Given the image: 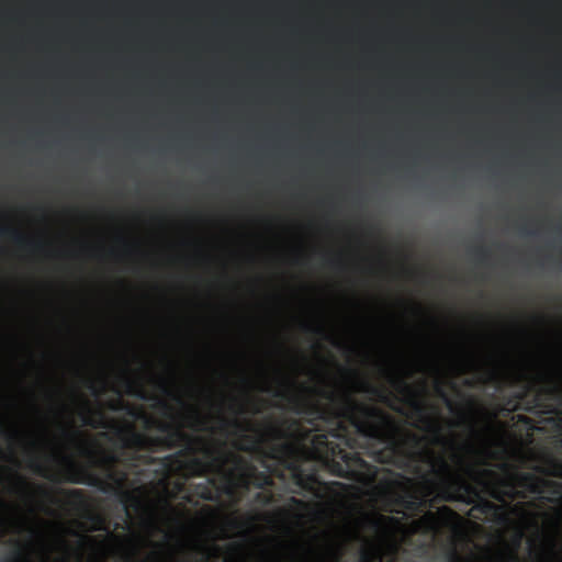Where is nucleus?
Returning <instances> with one entry per match:
<instances>
[{
    "label": "nucleus",
    "mask_w": 562,
    "mask_h": 562,
    "mask_svg": "<svg viewBox=\"0 0 562 562\" xmlns=\"http://www.w3.org/2000/svg\"><path fill=\"white\" fill-rule=\"evenodd\" d=\"M209 446L215 453L224 457L225 463L223 469H212L201 473L199 469V475H218L222 477V485H217V481L214 476L209 477L207 482L210 485L216 488L213 491L209 486H204L200 496L206 501H216L218 493L222 492L227 496L233 497L236 492V487L249 488L255 486L257 488H267L273 486L274 482L272 475H280L277 468H272L263 463L267 468V472L259 471L254 464L249 463L243 457L227 452L224 450L223 445L213 446L209 442Z\"/></svg>",
    "instance_id": "4"
},
{
    "label": "nucleus",
    "mask_w": 562,
    "mask_h": 562,
    "mask_svg": "<svg viewBox=\"0 0 562 562\" xmlns=\"http://www.w3.org/2000/svg\"><path fill=\"white\" fill-rule=\"evenodd\" d=\"M393 383L401 386L405 391H411V386L402 378H393Z\"/></svg>",
    "instance_id": "33"
},
{
    "label": "nucleus",
    "mask_w": 562,
    "mask_h": 562,
    "mask_svg": "<svg viewBox=\"0 0 562 562\" xmlns=\"http://www.w3.org/2000/svg\"><path fill=\"white\" fill-rule=\"evenodd\" d=\"M11 474L15 481L16 486L20 490L25 491V488L30 485L29 482L26 481V479L24 476H22L21 474H19L16 471H12Z\"/></svg>",
    "instance_id": "21"
},
{
    "label": "nucleus",
    "mask_w": 562,
    "mask_h": 562,
    "mask_svg": "<svg viewBox=\"0 0 562 562\" xmlns=\"http://www.w3.org/2000/svg\"><path fill=\"white\" fill-rule=\"evenodd\" d=\"M220 538L221 539H228V538H231V535H229V532H228V530L226 528H223L221 530V537Z\"/></svg>",
    "instance_id": "39"
},
{
    "label": "nucleus",
    "mask_w": 562,
    "mask_h": 562,
    "mask_svg": "<svg viewBox=\"0 0 562 562\" xmlns=\"http://www.w3.org/2000/svg\"><path fill=\"white\" fill-rule=\"evenodd\" d=\"M303 329L308 333H312L314 335H323L324 334V327L321 325L313 326V325L304 323Z\"/></svg>",
    "instance_id": "25"
},
{
    "label": "nucleus",
    "mask_w": 562,
    "mask_h": 562,
    "mask_svg": "<svg viewBox=\"0 0 562 562\" xmlns=\"http://www.w3.org/2000/svg\"><path fill=\"white\" fill-rule=\"evenodd\" d=\"M522 232L526 234H531V232H527L526 228H522Z\"/></svg>",
    "instance_id": "56"
},
{
    "label": "nucleus",
    "mask_w": 562,
    "mask_h": 562,
    "mask_svg": "<svg viewBox=\"0 0 562 562\" xmlns=\"http://www.w3.org/2000/svg\"><path fill=\"white\" fill-rule=\"evenodd\" d=\"M291 547H293V548H297V547H300V546H299V543H297V542H291Z\"/></svg>",
    "instance_id": "52"
},
{
    "label": "nucleus",
    "mask_w": 562,
    "mask_h": 562,
    "mask_svg": "<svg viewBox=\"0 0 562 562\" xmlns=\"http://www.w3.org/2000/svg\"><path fill=\"white\" fill-rule=\"evenodd\" d=\"M356 536H357L358 538L363 539V540H366V541H367V539H366V538H364L360 532H357V533H356Z\"/></svg>",
    "instance_id": "49"
},
{
    "label": "nucleus",
    "mask_w": 562,
    "mask_h": 562,
    "mask_svg": "<svg viewBox=\"0 0 562 562\" xmlns=\"http://www.w3.org/2000/svg\"><path fill=\"white\" fill-rule=\"evenodd\" d=\"M248 412H250L251 414H259L261 413V409L257 404H251V407Z\"/></svg>",
    "instance_id": "38"
},
{
    "label": "nucleus",
    "mask_w": 562,
    "mask_h": 562,
    "mask_svg": "<svg viewBox=\"0 0 562 562\" xmlns=\"http://www.w3.org/2000/svg\"><path fill=\"white\" fill-rule=\"evenodd\" d=\"M179 448H180V449L175 453V456H169V459H172V457H175V458H177V459L188 458V468H189L190 470H192V472H193V474H194V475L200 476V475H199V469L191 464V459H192V457H191L190 454H186V456H182V457H181V456H179V454H177V453L182 449V447H179Z\"/></svg>",
    "instance_id": "24"
},
{
    "label": "nucleus",
    "mask_w": 562,
    "mask_h": 562,
    "mask_svg": "<svg viewBox=\"0 0 562 562\" xmlns=\"http://www.w3.org/2000/svg\"><path fill=\"white\" fill-rule=\"evenodd\" d=\"M7 533V519L0 514V538Z\"/></svg>",
    "instance_id": "34"
},
{
    "label": "nucleus",
    "mask_w": 562,
    "mask_h": 562,
    "mask_svg": "<svg viewBox=\"0 0 562 562\" xmlns=\"http://www.w3.org/2000/svg\"><path fill=\"white\" fill-rule=\"evenodd\" d=\"M68 495L70 498H72L76 502H81L83 499V492L81 490H70L68 491Z\"/></svg>",
    "instance_id": "26"
},
{
    "label": "nucleus",
    "mask_w": 562,
    "mask_h": 562,
    "mask_svg": "<svg viewBox=\"0 0 562 562\" xmlns=\"http://www.w3.org/2000/svg\"><path fill=\"white\" fill-rule=\"evenodd\" d=\"M364 522L368 528L374 531L384 530L389 525L396 524L397 519L393 516L385 515H376V516H366Z\"/></svg>",
    "instance_id": "12"
},
{
    "label": "nucleus",
    "mask_w": 562,
    "mask_h": 562,
    "mask_svg": "<svg viewBox=\"0 0 562 562\" xmlns=\"http://www.w3.org/2000/svg\"><path fill=\"white\" fill-rule=\"evenodd\" d=\"M327 263L333 267H339V268L342 266V261L340 259H330L327 261Z\"/></svg>",
    "instance_id": "36"
},
{
    "label": "nucleus",
    "mask_w": 562,
    "mask_h": 562,
    "mask_svg": "<svg viewBox=\"0 0 562 562\" xmlns=\"http://www.w3.org/2000/svg\"><path fill=\"white\" fill-rule=\"evenodd\" d=\"M63 437L71 445L76 446L79 452L88 459L94 460L97 457L100 462L108 468L106 477L110 482L92 475L87 470L78 468L75 461L65 457L66 474L65 481L75 484H88L100 488L101 491L114 492L119 502L123 505L126 516H130L128 507L133 506L138 508L140 499L131 491L124 488L127 481V473L124 471H116L114 464L119 461V457L114 452H108L100 448V446L91 439H85L79 430L63 428Z\"/></svg>",
    "instance_id": "3"
},
{
    "label": "nucleus",
    "mask_w": 562,
    "mask_h": 562,
    "mask_svg": "<svg viewBox=\"0 0 562 562\" xmlns=\"http://www.w3.org/2000/svg\"><path fill=\"white\" fill-rule=\"evenodd\" d=\"M167 507H168V509H169L170 512H172V510H173V508L171 507V505H170V504H167Z\"/></svg>",
    "instance_id": "54"
},
{
    "label": "nucleus",
    "mask_w": 562,
    "mask_h": 562,
    "mask_svg": "<svg viewBox=\"0 0 562 562\" xmlns=\"http://www.w3.org/2000/svg\"><path fill=\"white\" fill-rule=\"evenodd\" d=\"M236 412H237V413H239V414H243V413H245L246 411L244 409V406H243V405H239V406H238V409H237Z\"/></svg>",
    "instance_id": "44"
},
{
    "label": "nucleus",
    "mask_w": 562,
    "mask_h": 562,
    "mask_svg": "<svg viewBox=\"0 0 562 562\" xmlns=\"http://www.w3.org/2000/svg\"><path fill=\"white\" fill-rule=\"evenodd\" d=\"M100 437H103V438H109V434L108 432H100L99 434Z\"/></svg>",
    "instance_id": "46"
},
{
    "label": "nucleus",
    "mask_w": 562,
    "mask_h": 562,
    "mask_svg": "<svg viewBox=\"0 0 562 562\" xmlns=\"http://www.w3.org/2000/svg\"><path fill=\"white\" fill-rule=\"evenodd\" d=\"M161 390L165 394L170 395L179 405L187 407L183 398L180 395L172 393L166 384H161Z\"/></svg>",
    "instance_id": "23"
},
{
    "label": "nucleus",
    "mask_w": 562,
    "mask_h": 562,
    "mask_svg": "<svg viewBox=\"0 0 562 562\" xmlns=\"http://www.w3.org/2000/svg\"><path fill=\"white\" fill-rule=\"evenodd\" d=\"M380 560L378 549L370 543L360 550L357 562H378Z\"/></svg>",
    "instance_id": "15"
},
{
    "label": "nucleus",
    "mask_w": 562,
    "mask_h": 562,
    "mask_svg": "<svg viewBox=\"0 0 562 562\" xmlns=\"http://www.w3.org/2000/svg\"><path fill=\"white\" fill-rule=\"evenodd\" d=\"M145 526L154 531H161L159 525L154 517H150L144 521Z\"/></svg>",
    "instance_id": "27"
},
{
    "label": "nucleus",
    "mask_w": 562,
    "mask_h": 562,
    "mask_svg": "<svg viewBox=\"0 0 562 562\" xmlns=\"http://www.w3.org/2000/svg\"><path fill=\"white\" fill-rule=\"evenodd\" d=\"M169 519L172 520V521H178V518L172 516V515L169 516Z\"/></svg>",
    "instance_id": "50"
},
{
    "label": "nucleus",
    "mask_w": 562,
    "mask_h": 562,
    "mask_svg": "<svg viewBox=\"0 0 562 562\" xmlns=\"http://www.w3.org/2000/svg\"><path fill=\"white\" fill-rule=\"evenodd\" d=\"M535 402H536V405L538 406L539 405V398L538 397H535Z\"/></svg>",
    "instance_id": "55"
},
{
    "label": "nucleus",
    "mask_w": 562,
    "mask_h": 562,
    "mask_svg": "<svg viewBox=\"0 0 562 562\" xmlns=\"http://www.w3.org/2000/svg\"><path fill=\"white\" fill-rule=\"evenodd\" d=\"M228 549L233 553H240V552L244 551L245 546L243 543H239V542H234V543H231L228 546Z\"/></svg>",
    "instance_id": "31"
},
{
    "label": "nucleus",
    "mask_w": 562,
    "mask_h": 562,
    "mask_svg": "<svg viewBox=\"0 0 562 562\" xmlns=\"http://www.w3.org/2000/svg\"><path fill=\"white\" fill-rule=\"evenodd\" d=\"M7 454L2 450H0V459L3 460Z\"/></svg>",
    "instance_id": "47"
},
{
    "label": "nucleus",
    "mask_w": 562,
    "mask_h": 562,
    "mask_svg": "<svg viewBox=\"0 0 562 562\" xmlns=\"http://www.w3.org/2000/svg\"><path fill=\"white\" fill-rule=\"evenodd\" d=\"M109 407H110V409L115 411V412L126 409V413L134 418H138L140 415V412L138 409H136L132 406L125 405L122 400L111 402L109 404Z\"/></svg>",
    "instance_id": "16"
},
{
    "label": "nucleus",
    "mask_w": 562,
    "mask_h": 562,
    "mask_svg": "<svg viewBox=\"0 0 562 562\" xmlns=\"http://www.w3.org/2000/svg\"><path fill=\"white\" fill-rule=\"evenodd\" d=\"M29 468L40 476L50 481H56V476L50 473L49 469L37 458L32 457L29 461Z\"/></svg>",
    "instance_id": "14"
},
{
    "label": "nucleus",
    "mask_w": 562,
    "mask_h": 562,
    "mask_svg": "<svg viewBox=\"0 0 562 562\" xmlns=\"http://www.w3.org/2000/svg\"><path fill=\"white\" fill-rule=\"evenodd\" d=\"M126 393L140 400H148V394L140 386L133 383L130 379H125Z\"/></svg>",
    "instance_id": "17"
},
{
    "label": "nucleus",
    "mask_w": 562,
    "mask_h": 562,
    "mask_svg": "<svg viewBox=\"0 0 562 562\" xmlns=\"http://www.w3.org/2000/svg\"><path fill=\"white\" fill-rule=\"evenodd\" d=\"M36 488L41 491L45 496H49V492L42 485H36Z\"/></svg>",
    "instance_id": "41"
},
{
    "label": "nucleus",
    "mask_w": 562,
    "mask_h": 562,
    "mask_svg": "<svg viewBox=\"0 0 562 562\" xmlns=\"http://www.w3.org/2000/svg\"><path fill=\"white\" fill-rule=\"evenodd\" d=\"M89 520L92 524L91 531H103L106 535L88 536L71 529L69 533L78 538L76 547H71L64 536L58 537V544L66 553L74 554L79 562H83L86 552L91 553L90 562H104V555L110 544H121L125 538L110 531L109 525L102 515L92 514L89 516Z\"/></svg>",
    "instance_id": "6"
},
{
    "label": "nucleus",
    "mask_w": 562,
    "mask_h": 562,
    "mask_svg": "<svg viewBox=\"0 0 562 562\" xmlns=\"http://www.w3.org/2000/svg\"><path fill=\"white\" fill-rule=\"evenodd\" d=\"M558 447L562 454V439L559 440ZM536 471L548 476L562 479V458L550 457L547 460V467H536Z\"/></svg>",
    "instance_id": "10"
},
{
    "label": "nucleus",
    "mask_w": 562,
    "mask_h": 562,
    "mask_svg": "<svg viewBox=\"0 0 562 562\" xmlns=\"http://www.w3.org/2000/svg\"><path fill=\"white\" fill-rule=\"evenodd\" d=\"M560 392V390L555 386H549L546 389V393L550 394V395H555Z\"/></svg>",
    "instance_id": "37"
},
{
    "label": "nucleus",
    "mask_w": 562,
    "mask_h": 562,
    "mask_svg": "<svg viewBox=\"0 0 562 562\" xmlns=\"http://www.w3.org/2000/svg\"><path fill=\"white\" fill-rule=\"evenodd\" d=\"M263 391L265 392H271L272 390L270 387H265Z\"/></svg>",
    "instance_id": "53"
},
{
    "label": "nucleus",
    "mask_w": 562,
    "mask_h": 562,
    "mask_svg": "<svg viewBox=\"0 0 562 562\" xmlns=\"http://www.w3.org/2000/svg\"><path fill=\"white\" fill-rule=\"evenodd\" d=\"M369 391L373 394L381 393L376 387H370Z\"/></svg>",
    "instance_id": "43"
},
{
    "label": "nucleus",
    "mask_w": 562,
    "mask_h": 562,
    "mask_svg": "<svg viewBox=\"0 0 562 562\" xmlns=\"http://www.w3.org/2000/svg\"><path fill=\"white\" fill-rule=\"evenodd\" d=\"M1 436L5 437L8 440H14L18 436V431L16 430H7L4 428H1V431H0Z\"/></svg>",
    "instance_id": "30"
},
{
    "label": "nucleus",
    "mask_w": 562,
    "mask_h": 562,
    "mask_svg": "<svg viewBox=\"0 0 562 562\" xmlns=\"http://www.w3.org/2000/svg\"><path fill=\"white\" fill-rule=\"evenodd\" d=\"M436 391L438 393V395L445 401L446 405L449 407L450 411H453V403L452 401L449 398V396L447 395V393L445 392V390L441 387V385H437L436 386Z\"/></svg>",
    "instance_id": "22"
},
{
    "label": "nucleus",
    "mask_w": 562,
    "mask_h": 562,
    "mask_svg": "<svg viewBox=\"0 0 562 562\" xmlns=\"http://www.w3.org/2000/svg\"><path fill=\"white\" fill-rule=\"evenodd\" d=\"M30 532L32 533L33 537H35L37 543L41 546V550H42L43 554L47 558L48 557V549H47V546H46V539H45L44 535L41 533L40 531H37L34 528H31Z\"/></svg>",
    "instance_id": "19"
},
{
    "label": "nucleus",
    "mask_w": 562,
    "mask_h": 562,
    "mask_svg": "<svg viewBox=\"0 0 562 562\" xmlns=\"http://www.w3.org/2000/svg\"><path fill=\"white\" fill-rule=\"evenodd\" d=\"M290 502H291L292 505H294L299 509H306L307 508V503H305L304 501H302L300 498L291 497Z\"/></svg>",
    "instance_id": "29"
},
{
    "label": "nucleus",
    "mask_w": 562,
    "mask_h": 562,
    "mask_svg": "<svg viewBox=\"0 0 562 562\" xmlns=\"http://www.w3.org/2000/svg\"><path fill=\"white\" fill-rule=\"evenodd\" d=\"M501 468L507 470L508 469V464L503 463V464H501Z\"/></svg>",
    "instance_id": "51"
},
{
    "label": "nucleus",
    "mask_w": 562,
    "mask_h": 562,
    "mask_svg": "<svg viewBox=\"0 0 562 562\" xmlns=\"http://www.w3.org/2000/svg\"><path fill=\"white\" fill-rule=\"evenodd\" d=\"M520 422L527 423L529 422V418L526 416H518Z\"/></svg>",
    "instance_id": "45"
},
{
    "label": "nucleus",
    "mask_w": 562,
    "mask_h": 562,
    "mask_svg": "<svg viewBox=\"0 0 562 562\" xmlns=\"http://www.w3.org/2000/svg\"><path fill=\"white\" fill-rule=\"evenodd\" d=\"M227 527L229 529H239L243 527V524L237 518H228Z\"/></svg>",
    "instance_id": "32"
},
{
    "label": "nucleus",
    "mask_w": 562,
    "mask_h": 562,
    "mask_svg": "<svg viewBox=\"0 0 562 562\" xmlns=\"http://www.w3.org/2000/svg\"><path fill=\"white\" fill-rule=\"evenodd\" d=\"M513 477L516 481L517 488L529 494L539 495L541 499L552 502V498L546 497L544 494L552 496H562V483L540 477L531 472L514 471Z\"/></svg>",
    "instance_id": "7"
},
{
    "label": "nucleus",
    "mask_w": 562,
    "mask_h": 562,
    "mask_svg": "<svg viewBox=\"0 0 562 562\" xmlns=\"http://www.w3.org/2000/svg\"><path fill=\"white\" fill-rule=\"evenodd\" d=\"M0 507H7V504L4 503L3 499L0 498Z\"/></svg>",
    "instance_id": "48"
},
{
    "label": "nucleus",
    "mask_w": 562,
    "mask_h": 562,
    "mask_svg": "<svg viewBox=\"0 0 562 562\" xmlns=\"http://www.w3.org/2000/svg\"><path fill=\"white\" fill-rule=\"evenodd\" d=\"M295 383L294 380L286 379V401L291 409L296 414L311 416L313 426H316L314 420L328 425L326 432L314 436L312 452L316 459L328 465L331 473L356 482L374 476V465L366 461L359 452L347 450L361 447L363 453L375 462L394 465L416 476L417 482L414 485L389 493V512L407 517L422 514L413 522L416 531L436 533L442 519L456 515L446 505L437 512L429 509L432 507V495L436 491L440 501L470 505L469 516L474 519L506 525L512 515H530V504H512L515 499L527 497L525 491L517 488L514 471H508L506 476L501 477L493 470L467 464L454 440L443 435L439 418L429 414L428 406L423 402L412 400L409 404L413 415L431 435V442L452 448V461L473 474L474 481L498 504L483 496L476 485L456 473L443 454L436 453L425 445V437L400 429L394 418L381 408L358 403L350 396H345L339 405L306 401L289 390Z\"/></svg>",
    "instance_id": "1"
},
{
    "label": "nucleus",
    "mask_w": 562,
    "mask_h": 562,
    "mask_svg": "<svg viewBox=\"0 0 562 562\" xmlns=\"http://www.w3.org/2000/svg\"><path fill=\"white\" fill-rule=\"evenodd\" d=\"M85 412L80 414V419L83 426L106 429L110 427L103 412L101 409H92L88 402H85Z\"/></svg>",
    "instance_id": "9"
},
{
    "label": "nucleus",
    "mask_w": 562,
    "mask_h": 562,
    "mask_svg": "<svg viewBox=\"0 0 562 562\" xmlns=\"http://www.w3.org/2000/svg\"><path fill=\"white\" fill-rule=\"evenodd\" d=\"M221 428L228 427L238 435V440L234 447L243 452L258 453L262 457L278 461L288 469L292 468V462L286 459L295 448L290 442H276L288 438V431L278 423L269 420L262 427L257 426L251 419L240 420L238 418L220 417Z\"/></svg>",
    "instance_id": "5"
},
{
    "label": "nucleus",
    "mask_w": 562,
    "mask_h": 562,
    "mask_svg": "<svg viewBox=\"0 0 562 562\" xmlns=\"http://www.w3.org/2000/svg\"><path fill=\"white\" fill-rule=\"evenodd\" d=\"M121 528H122V529H128V528H130V526H128L127 524H125V525L123 526V525H121V524L116 522V524H115V526H114V529H115V530H117V529H121Z\"/></svg>",
    "instance_id": "42"
},
{
    "label": "nucleus",
    "mask_w": 562,
    "mask_h": 562,
    "mask_svg": "<svg viewBox=\"0 0 562 562\" xmlns=\"http://www.w3.org/2000/svg\"><path fill=\"white\" fill-rule=\"evenodd\" d=\"M0 238H10L20 247L34 245V243H32L30 239H27L23 234H21L16 229H13L9 226H3V225H0ZM35 246L37 248H42V244H35Z\"/></svg>",
    "instance_id": "11"
},
{
    "label": "nucleus",
    "mask_w": 562,
    "mask_h": 562,
    "mask_svg": "<svg viewBox=\"0 0 562 562\" xmlns=\"http://www.w3.org/2000/svg\"><path fill=\"white\" fill-rule=\"evenodd\" d=\"M304 554L299 562H339L342 555L340 546L331 548L326 554L317 553L311 546L302 547Z\"/></svg>",
    "instance_id": "8"
},
{
    "label": "nucleus",
    "mask_w": 562,
    "mask_h": 562,
    "mask_svg": "<svg viewBox=\"0 0 562 562\" xmlns=\"http://www.w3.org/2000/svg\"><path fill=\"white\" fill-rule=\"evenodd\" d=\"M0 426H2V419L0 418Z\"/></svg>",
    "instance_id": "57"
},
{
    "label": "nucleus",
    "mask_w": 562,
    "mask_h": 562,
    "mask_svg": "<svg viewBox=\"0 0 562 562\" xmlns=\"http://www.w3.org/2000/svg\"><path fill=\"white\" fill-rule=\"evenodd\" d=\"M319 394H321L322 397H324L326 400H329L330 402L335 401V394L333 392H330V391L321 390Z\"/></svg>",
    "instance_id": "35"
},
{
    "label": "nucleus",
    "mask_w": 562,
    "mask_h": 562,
    "mask_svg": "<svg viewBox=\"0 0 562 562\" xmlns=\"http://www.w3.org/2000/svg\"><path fill=\"white\" fill-rule=\"evenodd\" d=\"M172 538V535L169 533V532H165V539L166 541L165 542H155V541H151L149 540V543L155 547L156 549H161L164 548L167 543H169V541L171 540Z\"/></svg>",
    "instance_id": "28"
},
{
    "label": "nucleus",
    "mask_w": 562,
    "mask_h": 562,
    "mask_svg": "<svg viewBox=\"0 0 562 562\" xmlns=\"http://www.w3.org/2000/svg\"><path fill=\"white\" fill-rule=\"evenodd\" d=\"M87 386H88L89 390L92 391L93 394H98L97 386H95V384L93 382L90 381Z\"/></svg>",
    "instance_id": "40"
},
{
    "label": "nucleus",
    "mask_w": 562,
    "mask_h": 562,
    "mask_svg": "<svg viewBox=\"0 0 562 562\" xmlns=\"http://www.w3.org/2000/svg\"><path fill=\"white\" fill-rule=\"evenodd\" d=\"M274 501V495L270 491H261L256 493L255 502L260 504L261 506H268L272 504Z\"/></svg>",
    "instance_id": "18"
},
{
    "label": "nucleus",
    "mask_w": 562,
    "mask_h": 562,
    "mask_svg": "<svg viewBox=\"0 0 562 562\" xmlns=\"http://www.w3.org/2000/svg\"><path fill=\"white\" fill-rule=\"evenodd\" d=\"M474 255H475V258L477 259L479 262L481 263H485L487 262V260L490 259L491 257V251L488 248L484 247V246H480V247H476L474 250H473Z\"/></svg>",
    "instance_id": "20"
},
{
    "label": "nucleus",
    "mask_w": 562,
    "mask_h": 562,
    "mask_svg": "<svg viewBox=\"0 0 562 562\" xmlns=\"http://www.w3.org/2000/svg\"><path fill=\"white\" fill-rule=\"evenodd\" d=\"M158 407L161 414L170 419L169 422L151 420L162 434L161 436H149L137 431L133 425L116 428V436L122 447L132 451L130 458L132 462H153V457L140 454L142 451L155 452L158 449L171 450L182 447L177 454L181 457L190 454L192 457L191 464L200 469L201 473L224 468V457L213 451L205 437L191 435L183 430L184 426L193 430L204 429L205 420L196 409L190 407L189 414L186 416L188 420L183 423L168 402L159 401ZM147 422L150 420L147 419Z\"/></svg>",
    "instance_id": "2"
},
{
    "label": "nucleus",
    "mask_w": 562,
    "mask_h": 562,
    "mask_svg": "<svg viewBox=\"0 0 562 562\" xmlns=\"http://www.w3.org/2000/svg\"><path fill=\"white\" fill-rule=\"evenodd\" d=\"M547 557H539L535 562H562V553L557 551V541L554 538H548L544 542Z\"/></svg>",
    "instance_id": "13"
}]
</instances>
